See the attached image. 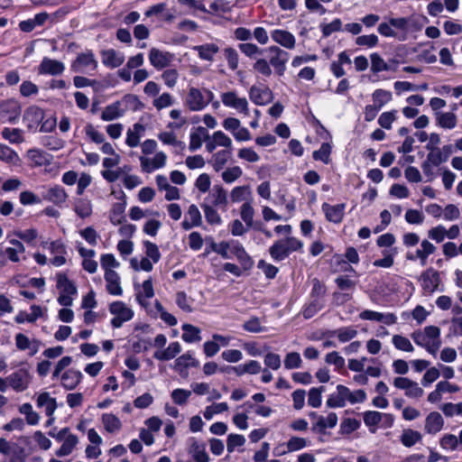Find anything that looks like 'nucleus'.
<instances>
[{"label":"nucleus","instance_id":"obj_1","mask_svg":"<svg viewBox=\"0 0 462 462\" xmlns=\"http://www.w3.org/2000/svg\"><path fill=\"white\" fill-rule=\"evenodd\" d=\"M312 289L310 293L309 301L304 305L302 316L309 319L321 310L326 305L327 287L318 278L311 281Z\"/></svg>","mask_w":462,"mask_h":462},{"label":"nucleus","instance_id":"obj_2","mask_svg":"<svg viewBox=\"0 0 462 462\" xmlns=\"http://www.w3.org/2000/svg\"><path fill=\"white\" fill-rule=\"evenodd\" d=\"M303 244L300 240L293 236H288L285 239L277 240L270 248L269 253L272 258L280 262L287 258L291 253L302 248Z\"/></svg>","mask_w":462,"mask_h":462},{"label":"nucleus","instance_id":"obj_3","mask_svg":"<svg viewBox=\"0 0 462 462\" xmlns=\"http://www.w3.org/2000/svg\"><path fill=\"white\" fill-rule=\"evenodd\" d=\"M57 289L60 291L58 302L64 307H70L73 303V295L78 292L75 283L70 281L67 274L59 273L56 274Z\"/></svg>","mask_w":462,"mask_h":462},{"label":"nucleus","instance_id":"obj_4","mask_svg":"<svg viewBox=\"0 0 462 462\" xmlns=\"http://www.w3.org/2000/svg\"><path fill=\"white\" fill-rule=\"evenodd\" d=\"M98 62L91 50H87L77 55L76 59L71 62L70 69L73 72H85L88 69L96 70Z\"/></svg>","mask_w":462,"mask_h":462},{"label":"nucleus","instance_id":"obj_5","mask_svg":"<svg viewBox=\"0 0 462 462\" xmlns=\"http://www.w3.org/2000/svg\"><path fill=\"white\" fill-rule=\"evenodd\" d=\"M109 311L115 317L111 319L113 328H120L123 323L132 319L134 312L131 309L127 308L123 301L112 302L109 306Z\"/></svg>","mask_w":462,"mask_h":462},{"label":"nucleus","instance_id":"obj_6","mask_svg":"<svg viewBox=\"0 0 462 462\" xmlns=\"http://www.w3.org/2000/svg\"><path fill=\"white\" fill-rule=\"evenodd\" d=\"M267 51L273 54L269 60L270 66H273L278 76H283L286 70V63L289 60L290 54L278 46H270Z\"/></svg>","mask_w":462,"mask_h":462},{"label":"nucleus","instance_id":"obj_7","mask_svg":"<svg viewBox=\"0 0 462 462\" xmlns=\"http://www.w3.org/2000/svg\"><path fill=\"white\" fill-rule=\"evenodd\" d=\"M21 115V106L14 99L5 100L0 103V120L14 124Z\"/></svg>","mask_w":462,"mask_h":462},{"label":"nucleus","instance_id":"obj_8","mask_svg":"<svg viewBox=\"0 0 462 462\" xmlns=\"http://www.w3.org/2000/svg\"><path fill=\"white\" fill-rule=\"evenodd\" d=\"M221 100L227 107H232L245 116L249 114L247 99L245 97H239L235 91L223 93Z\"/></svg>","mask_w":462,"mask_h":462},{"label":"nucleus","instance_id":"obj_9","mask_svg":"<svg viewBox=\"0 0 462 462\" xmlns=\"http://www.w3.org/2000/svg\"><path fill=\"white\" fill-rule=\"evenodd\" d=\"M44 111L37 106H31L27 107L23 113V120L29 131H36L40 124L44 119Z\"/></svg>","mask_w":462,"mask_h":462},{"label":"nucleus","instance_id":"obj_10","mask_svg":"<svg viewBox=\"0 0 462 462\" xmlns=\"http://www.w3.org/2000/svg\"><path fill=\"white\" fill-rule=\"evenodd\" d=\"M65 70L63 62L44 57L38 67V73L40 75L59 76Z\"/></svg>","mask_w":462,"mask_h":462},{"label":"nucleus","instance_id":"obj_11","mask_svg":"<svg viewBox=\"0 0 462 462\" xmlns=\"http://www.w3.org/2000/svg\"><path fill=\"white\" fill-rule=\"evenodd\" d=\"M9 385L16 392H23L30 383V374L26 369H19L6 377Z\"/></svg>","mask_w":462,"mask_h":462},{"label":"nucleus","instance_id":"obj_12","mask_svg":"<svg viewBox=\"0 0 462 462\" xmlns=\"http://www.w3.org/2000/svg\"><path fill=\"white\" fill-rule=\"evenodd\" d=\"M421 287L425 292L432 293L438 290L440 277L438 271L429 268L420 275Z\"/></svg>","mask_w":462,"mask_h":462},{"label":"nucleus","instance_id":"obj_13","mask_svg":"<svg viewBox=\"0 0 462 462\" xmlns=\"http://www.w3.org/2000/svg\"><path fill=\"white\" fill-rule=\"evenodd\" d=\"M189 454H190L195 462H209V457L206 452V444L198 441L194 437L188 439Z\"/></svg>","mask_w":462,"mask_h":462},{"label":"nucleus","instance_id":"obj_14","mask_svg":"<svg viewBox=\"0 0 462 462\" xmlns=\"http://www.w3.org/2000/svg\"><path fill=\"white\" fill-rule=\"evenodd\" d=\"M337 415L335 412H329L327 417L320 416L318 420L312 423L311 431L319 435H325L327 429H333L337 424Z\"/></svg>","mask_w":462,"mask_h":462},{"label":"nucleus","instance_id":"obj_15","mask_svg":"<svg viewBox=\"0 0 462 462\" xmlns=\"http://www.w3.org/2000/svg\"><path fill=\"white\" fill-rule=\"evenodd\" d=\"M321 208L328 221L335 224H339L342 222L346 208L345 203L332 206L327 202H324L321 206Z\"/></svg>","mask_w":462,"mask_h":462},{"label":"nucleus","instance_id":"obj_16","mask_svg":"<svg viewBox=\"0 0 462 462\" xmlns=\"http://www.w3.org/2000/svg\"><path fill=\"white\" fill-rule=\"evenodd\" d=\"M186 104L191 111H200L207 106V101L202 91L194 87L189 89Z\"/></svg>","mask_w":462,"mask_h":462},{"label":"nucleus","instance_id":"obj_17","mask_svg":"<svg viewBox=\"0 0 462 462\" xmlns=\"http://www.w3.org/2000/svg\"><path fill=\"white\" fill-rule=\"evenodd\" d=\"M172 58L173 55L170 52H163L156 48H152L150 50V62L157 69L168 67L171 64Z\"/></svg>","mask_w":462,"mask_h":462},{"label":"nucleus","instance_id":"obj_18","mask_svg":"<svg viewBox=\"0 0 462 462\" xmlns=\"http://www.w3.org/2000/svg\"><path fill=\"white\" fill-rule=\"evenodd\" d=\"M444 426V419L438 411L430 412L425 419L424 430L430 435L439 432Z\"/></svg>","mask_w":462,"mask_h":462},{"label":"nucleus","instance_id":"obj_19","mask_svg":"<svg viewBox=\"0 0 462 462\" xmlns=\"http://www.w3.org/2000/svg\"><path fill=\"white\" fill-rule=\"evenodd\" d=\"M42 196L44 200L50 201L57 206L64 203L68 198L65 189L59 185L45 189L42 191Z\"/></svg>","mask_w":462,"mask_h":462},{"label":"nucleus","instance_id":"obj_20","mask_svg":"<svg viewBox=\"0 0 462 462\" xmlns=\"http://www.w3.org/2000/svg\"><path fill=\"white\" fill-rule=\"evenodd\" d=\"M207 199L210 201V206L212 207H218L224 210L226 208L227 193L221 185H215Z\"/></svg>","mask_w":462,"mask_h":462},{"label":"nucleus","instance_id":"obj_21","mask_svg":"<svg viewBox=\"0 0 462 462\" xmlns=\"http://www.w3.org/2000/svg\"><path fill=\"white\" fill-rule=\"evenodd\" d=\"M231 253L236 257L244 271H248L253 267L254 262L252 258L239 242L232 241Z\"/></svg>","mask_w":462,"mask_h":462},{"label":"nucleus","instance_id":"obj_22","mask_svg":"<svg viewBox=\"0 0 462 462\" xmlns=\"http://www.w3.org/2000/svg\"><path fill=\"white\" fill-rule=\"evenodd\" d=\"M103 64L110 69L120 67L125 61L123 53L116 51L114 49L103 50L100 52Z\"/></svg>","mask_w":462,"mask_h":462},{"label":"nucleus","instance_id":"obj_23","mask_svg":"<svg viewBox=\"0 0 462 462\" xmlns=\"http://www.w3.org/2000/svg\"><path fill=\"white\" fill-rule=\"evenodd\" d=\"M249 97L255 105L263 106L272 101L273 92L269 88H260L253 86L249 90Z\"/></svg>","mask_w":462,"mask_h":462},{"label":"nucleus","instance_id":"obj_24","mask_svg":"<svg viewBox=\"0 0 462 462\" xmlns=\"http://www.w3.org/2000/svg\"><path fill=\"white\" fill-rule=\"evenodd\" d=\"M202 223L201 214L199 208L192 204L189 207L185 219L181 226L184 230H189L194 226H199Z\"/></svg>","mask_w":462,"mask_h":462},{"label":"nucleus","instance_id":"obj_25","mask_svg":"<svg viewBox=\"0 0 462 462\" xmlns=\"http://www.w3.org/2000/svg\"><path fill=\"white\" fill-rule=\"evenodd\" d=\"M272 39L286 49L291 50L295 47V37L285 30H274L272 32Z\"/></svg>","mask_w":462,"mask_h":462},{"label":"nucleus","instance_id":"obj_26","mask_svg":"<svg viewBox=\"0 0 462 462\" xmlns=\"http://www.w3.org/2000/svg\"><path fill=\"white\" fill-rule=\"evenodd\" d=\"M105 280L106 282V291L112 294L119 296L123 293L120 285V277L116 271L105 272Z\"/></svg>","mask_w":462,"mask_h":462},{"label":"nucleus","instance_id":"obj_27","mask_svg":"<svg viewBox=\"0 0 462 462\" xmlns=\"http://www.w3.org/2000/svg\"><path fill=\"white\" fill-rule=\"evenodd\" d=\"M27 156L32 164L35 167L49 165L51 162V155L40 149H30Z\"/></svg>","mask_w":462,"mask_h":462},{"label":"nucleus","instance_id":"obj_28","mask_svg":"<svg viewBox=\"0 0 462 462\" xmlns=\"http://www.w3.org/2000/svg\"><path fill=\"white\" fill-rule=\"evenodd\" d=\"M199 362L189 354H183L175 360L174 369L183 375L184 371L189 367H198Z\"/></svg>","mask_w":462,"mask_h":462},{"label":"nucleus","instance_id":"obj_29","mask_svg":"<svg viewBox=\"0 0 462 462\" xmlns=\"http://www.w3.org/2000/svg\"><path fill=\"white\" fill-rule=\"evenodd\" d=\"M82 374L78 370H68L61 375L62 385L67 390H72L77 387L82 379Z\"/></svg>","mask_w":462,"mask_h":462},{"label":"nucleus","instance_id":"obj_30","mask_svg":"<svg viewBox=\"0 0 462 462\" xmlns=\"http://www.w3.org/2000/svg\"><path fill=\"white\" fill-rule=\"evenodd\" d=\"M37 406L45 410L47 416H52L57 409V402L55 398L50 396L49 393H42L37 398Z\"/></svg>","mask_w":462,"mask_h":462},{"label":"nucleus","instance_id":"obj_31","mask_svg":"<svg viewBox=\"0 0 462 462\" xmlns=\"http://www.w3.org/2000/svg\"><path fill=\"white\" fill-rule=\"evenodd\" d=\"M208 140L209 134L208 130L203 126H199L197 131L190 134V141L189 149L191 152H195L199 149L202 145V139Z\"/></svg>","mask_w":462,"mask_h":462},{"label":"nucleus","instance_id":"obj_32","mask_svg":"<svg viewBox=\"0 0 462 462\" xmlns=\"http://www.w3.org/2000/svg\"><path fill=\"white\" fill-rule=\"evenodd\" d=\"M232 155V149L221 150L213 154L209 163L216 171H221Z\"/></svg>","mask_w":462,"mask_h":462},{"label":"nucleus","instance_id":"obj_33","mask_svg":"<svg viewBox=\"0 0 462 462\" xmlns=\"http://www.w3.org/2000/svg\"><path fill=\"white\" fill-rule=\"evenodd\" d=\"M436 120L438 125L446 129H453L457 123V116L452 112H436Z\"/></svg>","mask_w":462,"mask_h":462},{"label":"nucleus","instance_id":"obj_34","mask_svg":"<svg viewBox=\"0 0 462 462\" xmlns=\"http://www.w3.org/2000/svg\"><path fill=\"white\" fill-rule=\"evenodd\" d=\"M181 347L179 342H172L162 351H156L153 357L161 361H168L174 358L180 352Z\"/></svg>","mask_w":462,"mask_h":462},{"label":"nucleus","instance_id":"obj_35","mask_svg":"<svg viewBox=\"0 0 462 462\" xmlns=\"http://www.w3.org/2000/svg\"><path fill=\"white\" fill-rule=\"evenodd\" d=\"M125 201L124 202H116L112 206L110 210L109 218L113 225H122L125 221Z\"/></svg>","mask_w":462,"mask_h":462},{"label":"nucleus","instance_id":"obj_36","mask_svg":"<svg viewBox=\"0 0 462 462\" xmlns=\"http://www.w3.org/2000/svg\"><path fill=\"white\" fill-rule=\"evenodd\" d=\"M200 59L208 61H212L214 59V55L218 52L219 48L215 43H206L202 45H198L193 48Z\"/></svg>","mask_w":462,"mask_h":462},{"label":"nucleus","instance_id":"obj_37","mask_svg":"<svg viewBox=\"0 0 462 462\" xmlns=\"http://www.w3.org/2000/svg\"><path fill=\"white\" fill-rule=\"evenodd\" d=\"M120 101H116L105 107L101 114L103 121H112L123 116L124 112L121 110Z\"/></svg>","mask_w":462,"mask_h":462},{"label":"nucleus","instance_id":"obj_38","mask_svg":"<svg viewBox=\"0 0 462 462\" xmlns=\"http://www.w3.org/2000/svg\"><path fill=\"white\" fill-rule=\"evenodd\" d=\"M102 423L105 430L109 433L117 432L122 428L120 420L113 413H104L102 415Z\"/></svg>","mask_w":462,"mask_h":462},{"label":"nucleus","instance_id":"obj_39","mask_svg":"<svg viewBox=\"0 0 462 462\" xmlns=\"http://www.w3.org/2000/svg\"><path fill=\"white\" fill-rule=\"evenodd\" d=\"M0 161L13 165H18L20 158L17 152L9 146L0 143Z\"/></svg>","mask_w":462,"mask_h":462},{"label":"nucleus","instance_id":"obj_40","mask_svg":"<svg viewBox=\"0 0 462 462\" xmlns=\"http://www.w3.org/2000/svg\"><path fill=\"white\" fill-rule=\"evenodd\" d=\"M79 442L78 437L74 434H69L63 441L61 447L56 451L57 457H65L69 455Z\"/></svg>","mask_w":462,"mask_h":462},{"label":"nucleus","instance_id":"obj_41","mask_svg":"<svg viewBox=\"0 0 462 462\" xmlns=\"http://www.w3.org/2000/svg\"><path fill=\"white\" fill-rule=\"evenodd\" d=\"M238 49L246 57L254 60H257L259 56L267 51L266 49H261L256 44L251 42L240 43L238 44Z\"/></svg>","mask_w":462,"mask_h":462},{"label":"nucleus","instance_id":"obj_42","mask_svg":"<svg viewBox=\"0 0 462 462\" xmlns=\"http://www.w3.org/2000/svg\"><path fill=\"white\" fill-rule=\"evenodd\" d=\"M422 439L421 434L411 429L403 430L401 436V442L404 447L411 448L416 443L420 442Z\"/></svg>","mask_w":462,"mask_h":462},{"label":"nucleus","instance_id":"obj_43","mask_svg":"<svg viewBox=\"0 0 462 462\" xmlns=\"http://www.w3.org/2000/svg\"><path fill=\"white\" fill-rule=\"evenodd\" d=\"M144 132V126L139 123L134 125L133 129L127 131L125 143L130 147H136L140 143V134Z\"/></svg>","mask_w":462,"mask_h":462},{"label":"nucleus","instance_id":"obj_44","mask_svg":"<svg viewBox=\"0 0 462 462\" xmlns=\"http://www.w3.org/2000/svg\"><path fill=\"white\" fill-rule=\"evenodd\" d=\"M331 337L337 336L338 340L342 343L348 342L357 335V330L353 327H343L336 330L330 331Z\"/></svg>","mask_w":462,"mask_h":462},{"label":"nucleus","instance_id":"obj_45","mask_svg":"<svg viewBox=\"0 0 462 462\" xmlns=\"http://www.w3.org/2000/svg\"><path fill=\"white\" fill-rule=\"evenodd\" d=\"M183 334L181 338L187 343L199 341L201 339L200 329L190 324L182 325Z\"/></svg>","mask_w":462,"mask_h":462},{"label":"nucleus","instance_id":"obj_46","mask_svg":"<svg viewBox=\"0 0 462 462\" xmlns=\"http://www.w3.org/2000/svg\"><path fill=\"white\" fill-rule=\"evenodd\" d=\"M364 422L371 433H375L376 426L381 422V412L374 411L364 412Z\"/></svg>","mask_w":462,"mask_h":462},{"label":"nucleus","instance_id":"obj_47","mask_svg":"<svg viewBox=\"0 0 462 462\" xmlns=\"http://www.w3.org/2000/svg\"><path fill=\"white\" fill-rule=\"evenodd\" d=\"M308 445L309 441L306 439L293 436L286 442L287 451H282V453H278L277 455L280 456L287 452L298 451L300 449L306 448Z\"/></svg>","mask_w":462,"mask_h":462},{"label":"nucleus","instance_id":"obj_48","mask_svg":"<svg viewBox=\"0 0 462 462\" xmlns=\"http://www.w3.org/2000/svg\"><path fill=\"white\" fill-rule=\"evenodd\" d=\"M23 131L19 128L5 127L2 131V136L11 143H21L23 142Z\"/></svg>","mask_w":462,"mask_h":462},{"label":"nucleus","instance_id":"obj_49","mask_svg":"<svg viewBox=\"0 0 462 462\" xmlns=\"http://www.w3.org/2000/svg\"><path fill=\"white\" fill-rule=\"evenodd\" d=\"M142 288L143 292H137L136 300L142 306H145L146 302L143 299V296L147 299H151L154 296L152 278L145 280L142 284Z\"/></svg>","mask_w":462,"mask_h":462},{"label":"nucleus","instance_id":"obj_50","mask_svg":"<svg viewBox=\"0 0 462 462\" xmlns=\"http://www.w3.org/2000/svg\"><path fill=\"white\" fill-rule=\"evenodd\" d=\"M331 145L328 143H323L320 148L314 151L312 157L315 161H320L325 164L330 162Z\"/></svg>","mask_w":462,"mask_h":462},{"label":"nucleus","instance_id":"obj_51","mask_svg":"<svg viewBox=\"0 0 462 462\" xmlns=\"http://www.w3.org/2000/svg\"><path fill=\"white\" fill-rule=\"evenodd\" d=\"M371 58V70L374 73L381 71H389L390 64L384 61V60L376 52L370 55Z\"/></svg>","mask_w":462,"mask_h":462},{"label":"nucleus","instance_id":"obj_52","mask_svg":"<svg viewBox=\"0 0 462 462\" xmlns=\"http://www.w3.org/2000/svg\"><path fill=\"white\" fill-rule=\"evenodd\" d=\"M204 210L206 220L210 225H220L222 223L221 217L209 204L204 203L201 205Z\"/></svg>","mask_w":462,"mask_h":462},{"label":"nucleus","instance_id":"obj_53","mask_svg":"<svg viewBox=\"0 0 462 462\" xmlns=\"http://www.w3.org/2000/svg\"><path fill=\"white\" fill-rule=\"evenodd\" d=\"M75 212L81 218L88 217L92 213V206L89 200L79 199L75 203Z\"/></svg>","mask_w":462,"mask_h":462},{"label":"nucleus","instance_id":"obj_54","mask_svg":"<svg viewBox=\"0 0 462 462\" xmlns=\"http://www.w3.org/2000/svg\"><path fill=\"white\" fill-rule=\"evenodd\" d=\"M374 105L382 108L392 100V93L384 89H376L372 95Z\"/></svg>","mask_w":462,"mask_h":462},{"label":"nucleus","instance_id":"obj_55","mask_svg":"<svg viewBox=\"0 0 462 462\" xmlns=\"http://www.w3.org/2000/svg\"><path fill=\"white\" fill-rule=\"evenodd\" d=\"M324 391V386L311 388L309 392L308 404L313 408L320 407L321 394Z\"/></svg>","mask_w":462,"mask_h":462},{"label":"nucleus","instance_id":"obj_56","mask_svg":"<svg viewBox=\"0 0 462 462\" xmlns=\"http://www.w3.org/2000/svg\"><path fill=\"white\" fill-rule=\"evenodd\" d=\"M28 454L25 448L18 443H14L12 451L9 455V462H25Z\"/></svg>","mask_w":462,"mask_h":462},{"label":"nucleus","instance_id":"obj_57","mask_svg":"<svg viewBox=\"0 0 462 462\" xmlns=\"http://www.w3.org/2000/svg\"><path fill=\"white\" fill-rule=\"evenodd\" d=\"M392 342L395 348L405 351V352H412L414 350L413 346L411 345V341L401 335H394L392 338Z\"/></svg>","mask_w":462,"mask_h":462},{"label":"nucleus","instance_id":"obj_58","mask_svg":"<svg viewBox=\"0 0 462 462\" xmlns=\"http://www.w3.org/2000/svg\"><path fill=\"white\" fill-rule=\"evenodd\" d=\"M240 215L247 228H251L254 224V209L249 202H245L242 205Z\"/></svg>","mask_w":462,"mask_h":462},{"label":"nucleus","instance_id":"obj_59","mask_svg":"<svg viewBox=\"0 0 462 462\" xmlns=\"http://www.w3.org/2000/svg\"><path fill=\"white\" fill-rule=\"evenodd\" d=\"M190 395V391L180 388L173 390L171 394L173 402L177 405L186 404Z\"/></svg>","mask_w":462,"mask_h":462},{"label":"nucleus","instance_id":"obj_60","mask_svg":"<svg viewBox=\"0 0 462 462\" xmlns=\"http://www.w3.org/2000/svg\"><path fill=\"white\" fill-rule=\"evenodd\" d=\"M143 245L147 258L151 259L155 263H158L161 259V253L157 245L150 241H144Z\"/></svg>","mask_w":462,"mask_h":462},{"label":"nucleus","instance_id":"obj_61","mask_svg":"<svg viewBox=\"0 0 462 462\" xmlns=\"http://www.w3.org/2000/svg\"><path fill=\"white\" fill-rule=\"evenodd\" d=\"M243 174L242 169L239 166L227 168L222 172V179L226 183H232Z\"/></svg>","mask_w":462,"mask_h":462},{"label":"nucleus","instance_id":"obj_62","mask_svg":"<svg viewBox=\"0 0 462 462\" xmlns=\"http://www.w3.org/2000/svg\"><path fill=\"white\" fill-rule=\"evenodd\" d=\"M360 421L354 418L345 419L340 425L342 434H350L360 428Z\"/></svg>","mask_w":462,"mask_h":462},{"label":"nucleus","instance_id":"obj_63","mask_svg":"<svg viewBox=\"0 0 462 462\" xmlns=\"http://www.w3.org/2000/svg\"><path fill=\"white\" fill-rule=\"evenodd\" d=\"M245 443V438L239 434H229L226 439V448L229 453L234 452L236 447H241Z\"/></svg>","mask_w":462,"mask_h":462},{"label":"nucleus","instance_id":"obj_64","mask_svg":"<svg viewBox=\"0 0 462 462\" xmlns=\"http://www.w3.org/2000/svg\"><path fill=\"white\" fill-rule=\"evenodd\" d=\"M320 27L323 37H328L333 32L342 30V22L339 18H336L329 23L321 24Z\"/></svg>","mask_w":462,"mask_h":462}]
</instances>
